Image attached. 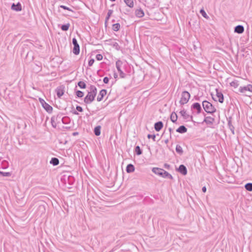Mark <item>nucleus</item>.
Returning <instances> with one entry per match:
<instances>
[{"mask_svg": "<svg viewBox=\"0 0 252 252\" xmlns=\"http://www.w3.org/2000/svg\"><path fill=\"white\" fill-rule=\"evenodd\" d=\"M171 128H169V131H171Z\"/></svg>", "mask_w": 252, "mask_h": 252, "instance_id": "52", "label": "nucleus"}, {"mask_svg": "<svg viewBox=\"0 0 252 252\" xmlns=\"http://www.w3.org/2000/svg\"><path fill=\"white\" fill-rule=\"evenodd\" d=\"M163 127V124L161 122H158L155 124V130L157 131H159Z\"/></svg>", "mask_w": 252, "mask_h": 252, "instance_id": "15", "label": "nucleus"}, {"mask_svg": "<svg viewBox=\"0 0 252 252\" xmlns=\"http://www.w3.org/2000/svg\"><path fill=\"white\" fill-rule=\"evenodd\" d=\"M120 28V25L119 23L114 24L113 25L112 29L114 31H118Z\"/></svg>", "mask_w": 252, "mask_h": 252, "instance_id": "29", "label": "nucleus"}, {"mask_svg": "<svg viewBox=\"0 0 252 252\" xmlns=\"http://www.w3.org/2000/svg\"><path fill=\"white\" fill-rule=\"evenodd\" d=\"M148 138H152L154 141L155 140L156 136L155 135H151V134H148Z\"/></svg>", "mask_w": 252, "mask_h": 252, "instance_id": "42", "label": "nucleus"}, {"mask_svg": "<svg viewBox=\"0 0 252 252\" xmlns=\"http://www.w3.org/2000/svg\"><path fill=\"white\" fill-rule=\"evenodd\" d=\"M180 113L181 114L182 116H183L185 119H187L188 118L189 115L187 114L186 111L184 110H183L180 111Z\"/></svg>", "mask_w": 252, "mask_h": 252, "instance_id": "35", "label": "nucleus"}, {"mask_svg": "<svg viewBox=\"0 0 252 252\" xmlns=\"http://www.w3.org/2000/svg\"><path fill=\"white\" fill-rule=\"evenodd\" d=\"M50 163L53 165H57L59 163V160L57 158H53L51 159Z\"/></svg>", "mask_w": 252, "mask_h": 252, "instance_id": "24", "label": "nucleus"}, {"mask_svg": "<svg viewBox=\"0 0 252 252\" xmlns=\"http://www.w3.org/2000/svg\"><path fill=\"white\" fill-rule=\"evenodd\" d=\"M42 99L41 98H39V100H40V102H41V103L42 104V103H44V102L42 101Z\"/></svg>", "mask_w": 252, "mask_h": 252, "instance_id": "49", "label": "nucleus"}, {"mask_svg": "<svg viewBox=\"0 0 252 252\" xmlns=\"http://www.w3.org/2000/svg\"><path fill=\"white\" fill-rule=\"evenodd\" d=\"M77 96L79 97H82L84 95V93L81 91H77L76 93Z\"/></svg>", "mask_w": 252, "mask_h": 252, "instance_id": "38", "label": "nucleus"}, {"mask_svg": "<svg viewBox=\"0 0 252 252\" xmlns=\"http://www.w3.org/2000/svg\"><path fill=\"white\" fill-rule=\"evenodd\" d=\"M11 9L16 11H20L22 10L21 5L19 2L17 4L13 3L11 6Z\"/></svg>", "mask_w": 252, "mask_h": 252, "instance_id": "10", "label": "nucleus"}, {"mask_svg": "<svg viewBox=\"0 0 252 252\" xmlns=\"http://www.w3.org/2000/svg\"><path fill=\"white\" fill-rule=\"evenodd\" d=\"M97 90L95 86H91L90 87V92H88V94L84 98V102L86 103H91L94 99L96 94Z\"/></svg>", "mask_w": 252, "mask_h": 252, "instance_id": "1", "label": "nucleus"}, {"mask_svg": "<svg viewBox=\"0 0 252 252\" xmlns=\"http://www.w3.org/2000/svg\"><path fill=\"white\" fill-rule=\"evenodd\" d=\"M202 106L204 110L207 113H212L216 110L212 104L207 101H203Z\"/></svg>", "mask_w": 252, "mask_h": 252, "instance_id": "3", "label": "nucleus"}, {"mask_svg": "<svg viewBox=\"0 0 252 252\" xmlns=\"http://www.w3.org/2000/svg\"><path fill=\"white\" fill-rule=\"evenodd\" d=\"M103 57L101 54H97L96 56V59L98 61H101L102 60Z\"/></svg>", "mask_w": 252, "mask_h": 252, "instance_id": "40", "label": "nucleus"}, {"mask_svg": "<svg viewBox=\"0 0 252 252\" xmlns=\"http://www.w3.org/2000/svg\"><path fill=\"white\" fill-rule=\"evenodd\" d=\"M100 126H97L94 128V132L95 135L99 136L100 134Z\"/></svg>", "mask_w": 252, "mask_h": 252, "instance_id": "26", "label": "nucleus"}, {"mask_svg": "<svg viewBox=\"0 0 252 252\" xmlns=\"http://www.w3.org/2000/svg\"><path fill=\"white\" fill-rule=\"evenodd\" d=\"M177 114L175 112H173L171 114L170 119L172 122L175 123L177 120Z\"/></svg>", "mask_w": 252, "mask_h": 252, "instance_id": "23", "label": "nucleus"}, {"mask_svg": "<svg viewBox=\"0 0 252 252\" xmlns=\"http://www.w3.org/2000/svg\"><path fill=\"white\" fill-rule=\"evenodd\" d=\"M135 170L134 166L131 164H129L127 165L126 171L127 173H131L134 172Z\"/></svg>", "mask_w": 252, "mask_h": 252, "instance_id": "18", "label": "nucleus"}, {"mask_svg": "<svg viewBox=\"0 0 252 252\" xmlns=\"http://www.w3.org/2000/svg\"><path fill=\"white\" fill-rule=\"evenodd\" d=\"M70 24L69 23L65 25H63L61 27V29L63 31H66L68 30Z\"/></svg>", "mask_w": 252, "mask_h": 252, "instance_id": "31", "label": "nucleus"}, {"mask_svg": "<svg viewBox=\"0 0 252 252\" xmlns=\"http://www.w3.org/2000/svg\"><path fill=\"white\" fill-rule=\"evenodd\" d=\"M113 13V10H108V12L107 13V17L106 18V20H107L109 19L110 16L111 15V14H112Z\"/></svg>", "mask_w": 252, "mask_h": 252, "instance_id": "39", "label": "nucleus"}, {"mask_svg": "<svg viewBox=\"0 0 252 252\" xmlns=\"http://www.w3.org/2000/svg\"><path fill=\"white\" fill-rule=\"evenodd\" d=\"M245 189L250 191H252V183H247L245 186Z\"/></svg>", "mask_w": 252, "mask_h": 252, "instance_id": "30", "label": "nucleus"}, {"mask_svg": "<svg viewBox=\"0 0 252 252\" xmlns=\"http://www.w3.org/2000/svg\"><path fill=\"white\" fill-rule=\"evenodd\" d=\"M77 132H74V133H73V135H75L76 134H77Z\"/></svg>", "mask_w": 252, "mask_h": 252, "instance_id": "50", "label": "nucleus"}, {"mask_svg": "<svg viewBox=\"0 0 252 252\" xmlns=\"http://www.w3.org/2000/svg\"><path fill=\"white\" fill-rule=\"evenodd\" d=\"M244 31V28L243 26H237L234 29V32L238 33H242Z\"/></svg>", "mask_w": 252, "mask_h": 252, "instance_id": "13", "label": "nucleus"}, {"mask_svg": "<svg viewBox=\"0 0 252 252\" xmlns=\"http://www.w3.org/2000/svg\"><path fill=\"white\" fill-rule=\"evenodd\" d=\"M135 13L136 16L139 18H141L144 15L143 11L141 9L136 10Z\"/></svg>", "mask_w": 252, "mask_h": 252, "instance_id": "17", "label": "nucleus"}, {"mask_svg": "<svg viewBox=\"0 0 252 252\" xmlns=\"http://www.w3.org/2000/svg\"><path fill=\"white\" fill-rule=\"evenodd\" d=\"M114 46L116 47V48L117 50H118V49H119V45H118V44L117 43H116H116H115L114 44Z\"/></svg>", "mask_w": 252, "mask_h": 252, "instance_id": "46", "label": "nucleus"}, {"mask_svg": "<svg viewBox=\"0 0 252 252\" xmlns=\"http://www.w3.org/2000/svg\"><path fill=\"white\" fill-rule=\"evenodd\" d=\"M152 171L156 174H157L162 177L163 169L157 167H154L152 169Z\"/></svg>", "mask_w": 252, "mask_h": 252, "instance_id": "9", "label": "nucleus"}, {"mask_svg": "<svg viewBox=\"0 0 252 252\" xmlns=\"http://www.w3.org/2000/svg\"><path fill=\"white\" fill-rule=\"evenodd\" d=\"M230 129H231V131H232V132L234 134V127H232V128L230 127Z\"/></svg>", "mask_w": 252, "mask_h": 252, "instance_id": "48", "label": "nucleus"}, {"mask_svg": "<svg viewBox=\"0 0 252 252\" xmlns=\"http://www.w3.org/2000/svg\"><path fill=\"white\" fill-rule=\"evenodd\" d=\"M200 13H201L202 16L203 17H204V18H207V19L208 18V16H207L206 13L203 9H201L200 11Z\"/></svg>", "mask_w": 252, "mask_h": 252, "instance_id": "36", "label": "nucleus"}, {"mask_svg": "<svg viewBox=\"0 0 252 252\" xmlns=\"http://www.w3.org/2000/svg\"><path fill=\"white\" fill-rule=\"evenodd\" d=\"M135 152L137 155H140L142 154V151L139 146H137L135 148Z\"/></svg>", "mask_w": 252, "mask_h": 252, "instance_id": "33", "label": "nucleus"}, {"mask_svg": "<svg viewBox=\"0 0 252 252\" xmlns=\"http://www.w3.org/2000/svg\"><path fill=\"white\" fill-rule=\"evenodd\" d=\"M214 121V118L210 117H206L204 120V122H205L207 124H212L213 123Z\"/></svg>", "mask_w": 252, "mask_h": 252, "instance_id": "21", "label": "nucleus"}, {"mask_svg": "<svg viewBox=\"0 0 252 252\" xmlns=\"http://www.w3.org/2000/svg\"><path fill=\"white\" fill-rule=\"evenodd\" d=\"M192 108L194 109L197 110V114H199L200 113L201 110V105L199 103H198L197 102L194 103V104H192Z\"/></svg>", "mask_w": 252, "mask_h": 252, "instance_id": "14", "label": "nucleus"}, {"mask_svg": "<svg viewBox=\"0 0 252 252\" xmlns=\"http://www.w3.org/2000/svg\"><path fill=\"white\" fill-rule=\"evenodd\" d=\"M38 214L41 215L45 212V208L44 205H39L38 208Z\"/></svg>", "mask_w": 252, "mask_h": 252, "instance_id": "19", "label": "nucleus"}, {"mask_svg": "<svg viewBox=\"0 0 252 252\" xmlns=\"http://www.w3.org/2000/svg\"><path fill=\"white\" fill-rule=\"evenodd\" d=\"M42 101L44 102V103H42L43 107L47 112H51L52 110V107L45 102L44 100H42Z\"/></svg>", "mask_w": 252, "mask_h": 252, "instance_id": "16", "label": "nucleus"}, {"mask_svg": "<svg viewBox=\"0 0 252 252\" xmlns=\"http://www.w3.org/2000/svg\"><path fill=\"white\" fill-rule=\"evenodd\" d=\"M216 94L215 97H213V99L215 101H219L220 103H222L223 101V95L222 94L219 92L218 89L216 90Z\"/></svg>", "mask_w": 252, "mask_h": 252, "instance_id": "6", "label": "nucleus"}, {"mask_svg": "<svg viewBox=\"0 0 252 252\" xmlns=\"http://www.w3.org/2000/svg\"><path fill=\"white\" fill-rule=\"evenodd\" d=\"M162 177H164V178H169V179H172V175L171 174H170L168 172H167L166 171H165L164 170H163V174H162Z\"/></svg>", "mask_w": 252, "mask_h": 252, "instance_id": "25", "label": "nucleus"}, {"mask_svg": "<svg viewBox=\"0 0 252 252\" xmlns=\"http://www.w3.org/2000/svg\"><path fill=\"white\" fill-rule=\"evenodd\" d=\"M61 7L63 8V9L68 10H69V11L71 10L69 8H68L67 6H64V5H61Z\"/></svg>", "mask_w": 252, "mask_h": 252, "instance_id": "45", "label": "nucleus"}, {"mask_svg": "<svg viewBox=\"0 0 252 252\" xmlns=\"http://www.w3.org/2000/svg\"><path fill=\"white\" fill-rule=\"evenodd\" d=\"M239 91L246 96H250L251 94L252 93V85L249 84L245 86L240 87Z\"/></svg>", "mask_w": 252, "mask_h": 252, "instance_id": "2", "label": "nucleus"}, {"mask_svg": "<svg viewBox=\"0 0 252 252\" xmlns=\"http://www.w3.org/2000/svg\"><path fill=\"white\" fill-rule=\"evenodd\" d=\"M94 59H91V60L89 61V63H88L89 65L90 66H92V65L93 64V63H94Z\"/></svg>", "mask_w": 252, "mask_h": 252, "instance_id": "41", "label": "nucleus"}, {"mask_svg": "<svg viewBox=\"0 0 252 252\" xmlns=\"http://www.w3.org/2000/svg\"><path fill=\"white\" fill-rule=\"evenodd\" d=\"M72 43L74 45L73 49V53L75 55H78L80 52L79 45L77 43V39L75 38H73L72 39Z\"/></svg>", "mask_w": 252, "mask_h": 252, "instance_id": "5", "label": "nucleus"}, {"mask_svg": "<svg viewBox=\"0 0 252 252\" xmlns=\"http://www.w3.org/2000/svg\"><path fill=\"white\" fill-rule=\"evenodd\" d=\"M106 94V91L105 90H102L100 91L99 94L97 97V100L98 101H101L104 96Z\"/></svg>", "mask_w": 252, "mask_h": 252, "instance_id": "11", "label": "nucleus"}, {"mask_svg": "<svg viewBox=\"0 0 252 252\" xmlns=\"http://www.w3.org/2000/svg\"><path fill=\"white\" fill-rule=\"evenodd\" d=\"M76 109L77 111H79V112H82L83 111V109L80 106H77L76 107Z\"/></svg>", "mask_w": 252, "mask_h": 252, "instance_id": "44", "label": "nucleus"}, {"mask_svg": "<svg viewBox=\"0 0 252 252\" xmlns=\"http://www.w3.org/2000/svg\"><path fill=\"white\" fill-rule=\"evenodd\" d=\"M178 171L184 175H186L187 174V168L186 166L183 164L180 165Z\"/></svg>", "mask_w": 252, "mask_h": 252, "instance_id": "12", "label": "nucleus"}, {"mask_svg": "<svg viewBox=\"0 0 252 252\" xmlns=\"http://www.w3.org/2000/svg\"><path fill=\"white\" fill-rule=\"evenodd\" d=\"M187 131V128L184 126H181L176 130V131L181 133H183Z\"/></svg>", "mask_w": 252, "mask_h": 252, "instance_id": "20", "label": "nucleus"}, {"mask_svg": "<svg viewBox=\"0 0 252 252\" xmlns=\"http://www.w3.org/2000/svg\"><path fill=\"white\" fill-rule=\"evenodd\" d=\"M56 92L57 93V96L59 97H61L64 94V87L62 86L58 87L56 90Z\"/></svg>", "mask_w": 252, "mask_h": 252, "instance_id": "8", "label": "nucleus"}, {"mask_svg": "<svg viewBox=\"0 0 252 252\" xmlns=\"http://www.w3.org/2000/svg\"><path fill=\"white\" fill-rule=\"evenodd\" d=\"M0 175L4 177H9L11 175V174L10 172H3L0 171Z\"/></svg>", "mask_w": 252, "mask_h": 252, "instance_id": "37", "label": "nucleus"}, {"mask_svg": "<svg viewBox=\"0 0 252 252\" xmlns=\"http://www.w3.org/2000/svg\"><path fill=\"white\" fill-rule=\"evenodd\" d=\"M78 86L81 89H85L86 87V84L83 81H80L78 83Z\"/></svg>", "mask_w": 252, "mask_h": 252, "instance_id": "34", "label": "nucleus"}, {"mask_svg": "<svg viewBox=\"0 0 252 252\" xmlns=\"http://www.w3.org/2000/svg\"><path fill=\"white\" fill-rule=\"evenodd\" d=\"M122 65V61L118 60L116 62V68H117L118 72L120 73L121 77H123L124 74L123 72L122 71V70L121 69V66Z\"/></svg>", "mask_w": 252, "mask_h": 252, "instance_id": "7", "label": "nucleus"}, {"mask_svg": "<svg viewBox=\"0 0 252 252\" xmlns=\"http://www.w3.org/2000/svg\"><path fill=\"white\" fill-rule=\"evenodd\" d=\"M116 76H117V75H115L114 77H115V78L116 77Z\"/></svg>", "mask_w": 252, "mask_h": 252, "instance_id": "51", "label": "nucleus"}, {"mask_svg": "<svg viewBox=\"0 0 252 252\" xmlns=\"http://www.w3.org/2000/svg\"><path fill=\"white\" fill-rule=\"evenodd\" d=\"M125 3L127 6L130 8H132L134 6L133 0H124Z\"/></svg>", "mask_w": 252, "mask_h": 252, "instance_id": "22", "label": "nucleus"}, {"mask_svg": "<svg viewBox=\"0 0 252 252\" xmlns=\"http://www.w3.org/2000/svg\"><path fill=\"white\" fill-rule=\"evenodd\" d=\"M56 119H57V118L55 117H53L51 118V122L52 126L54 127H56V126H57V124H56Z\"/></svg>", "mask_w": 252, "mask_h": 252, "instance_id": "32", "label": "nucleus"}, {"mask_svg": "<svg viewBox=\"0 0 252 252\" xmlns=\"http://www.w3.org/2000/svg\"><path fill=\"white\" fill-rule=\"evenodd\" d=\"M202 190L203 192H205L206 191V188L205 187H203Z\"/></svg>", "mask_w": 252, "mask_h": 252, "instance_id": "47", "label": "nucleus"}, {"mask_svg": "<svg viewBox=\"0 0 252 252\" xmlns=\"http://www.w3.org/2000/svg\"><path fill=\"white\" fill-rule=\"evenodd\" d=\"M176 151L180 155H182L183 153V151L182 147L180 145H177L176 147Z\"/></svg>", "mask_w": 252, "mask_h": 252, "instance_id": "27", "label": "nucleus"}, {"mask_svg": "<svg viewBox=\"0 0 252 252\" xmlns=\"http://www.w3.org/2000/svg\"><path fill=\"white\" fill-rule=\"evenodd\" d=\"M230 85L231 87H234V88H237L239 86V84L238 81L234 80V81L231 82L230 83Z\"/></svg>", "mask_w": 252, "mask_h": 252, "instance_id": "28", "label": "nucleus"}, {"mask_svg": "<svg viewBox=\"0 0 252 252\" xmlns=\"http://www.w3.org/2000/svg\"><path fill=\"white\" fill-rule=\"evenodd\" d=\"M109 80V78H108V77H104V79H103V82H104V83H105V84H107V83H108Z\"/></svg>", "mask_w": 252, "mask_h": 252, "instance_id": "43", "label": "nucleus"}, {"mask_svg": "<svg viewBox=\"0 0 252 252\" xmlns=\"http://www.w3.org/2000/svg\"><path fill=\"white\" fill-rule=\"evenodd\" d=\"M190 98V94L187 91H184L182 94V96L180 100L181 104L183 105L186 104Z\"/></svg>", "mask_w": 252, "mask_h": 252, "instance_id": "4", "label": "nucleus"}]
</instances>
